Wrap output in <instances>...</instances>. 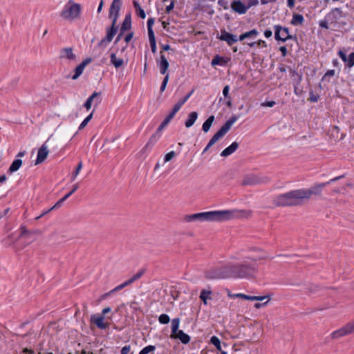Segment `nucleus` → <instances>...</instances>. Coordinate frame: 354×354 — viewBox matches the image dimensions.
<instances>
[{"instance_id": "nucleus-51", "label": "nucleus", "mask_w": 354, "mask_h": 354, "mask_svg": "<svg viewBox=\"0 0 354 354\" xmlns=\"http://www.w3.org/2000/svg\"><path fill=\"white\" fill-rule=\"evenodd\" d=\"M246 1V6L249 9L252 6H257L259 4V0H245Z\"/></svg>"}, {"instance_id": "nucleus-64", "label": "nucleus", "mask_w": 354, "mask_h": 354, "mask_svg": "<svg viewBox=\"0 0 354 354\" xmlns=\"http://www.w3.org/2000/svg\"><path fill=\"white\" fill-rule=\"evenodd\" d=\"M347 325L348 327L349 328V330H351V333H354V321L348 323Z\"/></svg>"}, {"instance_id": "nucleus-27", "label": "nucleus", "mask_w": 354, "mask_h": 354, "mask_svg": "<svg viewBox=\"0 0 354 354\" xmlns=\"http://www.w3.org/2000/svg\"><path fill=\"white\" fill-rule=\"evenodd\" d=\"M210 342L221 351V354H227V352L222 349L221 342L218 337L216 336H212L210 339Z\"/></svg>"}, {"instance_id": "nucleus-16", "label": "nucleus", "mask_w": 354, "mask_h": 354, "mask_svg": "<svg viewBox=\"0 0 354 354\" xmlns=\"http://www.w3.org/2000/svg\"><path fill=\"white\" fill-rule=\"evenodd\" d=\"M59 57L61 59H67L68 60H75L76 55L73 53V50L71 47L64 48L61 49Z\"/></svg>"}, {"instance_id": "nucleus-47", "label": "nucleus", "mask_w": 354, "mask_h": 354, "mask_svg": "<svg viewBox=\"0 0 354 354\" xmlns=\"http://www.w3.org/2000/svg\"><path fill=\"white\" fill-rule=\"evenodd\" d=\"M152 137L150 138V140L148 141V142L145 145V146L142 148L141 150V152L145 153L147 151L150 150L153 147V143L151 142Z\"/></svg>"}, {"instance_id": "nucleus-15", "label": "nucleus", "mask_w": 354, "mask_h": 354, "mask_svg": "<svg viewBox=\"0 0 354 354\" xmlns=\"http://www.w3.org/2000/svg\"><path fill=\"white\" fill-rule=\"evenodd\" d=\"M160 53V61L158 62V66L160 68V73L162 75H165V74H166V73L168 70L169 64L167 59H166L165 56L164 55L162 50H161Z\"/></svg>"}, {"instance_id": "nucleus-36", "label": "nucleus", "mask_w": 354, "mask_h": 354, "mask_svg": "<svg viewBox=\"0 0 354 354\" xmlns=\"http://www.w3.org/2000/svg\"><path fill=\"white\" fill-rule=\"evenodd\" d=\"M194 91H192L187 95H185L183 98L180 99L174 106L177 109L178 111L180 109L181 106L187 101V100L190 97Z\"/></svg>"}, {"instance_id": "nucleus-6", "label": "nucleus", "mask_w": 354, "mask_h": 354, "mask_svg": "<svg viewBox=\"0 0 354 354\" xmlns=\"http://www.w3.org/2000/svg\"><path fill=\"white\" fill-rule=\"evenodd\" d=\"M119 15H113L112 17V24L111 26L106 29V35L104 38H103L97 44V46L100 48H105L108 44H109L112 40L114 36L116 35L118 32V26H116L117 20Z\"/></svg>"}, {"instance_id": "nucleus-3", "label": "nucleus", "mask_w": 354, "mask_h": 354, "mask_svg": "<svg viewBox=\"0 0 354 354\" xmlns=\"http://www.w3.org/2000/svg\"><path fill=\"white\" fill-rule=\"evenodd\" d=\"M240 216V212L236 209L210 211L186 215L184 218L186 222H222L228 221Z\"/></svg>"}, {"instance_id": "nucleus-32", "label": "nucleus", "mask_w": 354, "mask_h": 354, "mask_svg": "<svg viewBox=\"0 0 354 354\" xmlns=\"http://www.w3.org/2000/svg\"><path fill=\"white\" fill-rule=\"evenodd\" d=\"M145 272V270L144 269H142V270H139L136 274H133L130 279L127 280L126 281L127 282L129 286H130L135 281L140 279L144 274Z\"/></svg>"}, {"instance_id": "nucleus-33", "label": "nucleus", "mask_w": 354, "mask_h": 354, "mask_svg": "<svg viewBox=\"0 0 354 354\" xmlns=\"http://www.w3.org/2000/svg\"><path fill=\"white\" fill-rule=\"evenodd\" d=\"M22 160L21 159L15 160L8 169L9 172L12 173L17 171L21 166Z\"/></svg>"}, {"instance_id": "nucleus-45", "label": "nucleus", "mask_w": 354, "mask_h": 354, "mask_svg": "<svg viewBox=\"0 0 354 354\" xmlns=\"http://www.w3.org/2000/svg\"><path fill=\"white\" fill-rule=\"evenodd\" d=\"M168 81H169V74L167 73L162 80V84H161L160 88V92H163L165 90V88L167 86Z\"/></svg>"}, {"instance_id": "nucleus-17", "label": "nucleus", "mask_w": 354, "mask_h": 354, "mask_svg": "<svg viewBox=\"0 0 354 354\" xmlns=\"http://www.w3.org/2000/svg\"><path fill=\"white\" fill-rule=\"evenodd\" d=\"M91 322L96 324L97 327L100 329H106L108 327V324H105L104 322L103 316H97L95 315H91Z\"/></svg>"}, {"instance_id": "nucleus-28", "label": "nucleus", "mask_w": 354, "mask_h": 354, "mask_svg": "<svg viewBox=\"0 0 354 354\" xmlns=\"http://www.w3.org/2000/svg\"><path fill=\"white\" fill-rule=\"evenodd\" d=\"M258 31L256 29H252L248 32H244L239 36V40L243 41L246 38H254L258 35Z\"/></svg>"}, {"instance_id": "nucleus-43", "label": "nucleus", "mask_w": 354, "mask_h": 354, "mask_svg": "<svg viewBox=\"0 0 354 354\" xmlns=\"http://www.w3.org/2000/svg\"><path fill=\"white\" fill-rule=\"evenodd\" d=\"M93 118V112L91 113L80 124L79 127V129H83L88 124V122L92 119Z\"/></svg>"}, {"instance_id": "nucleus-49", "label": "nucleus", "mask_w": 354, "mask_h": 354, "mask_svg": "<svg viewBox=\"0 0 354 354\" xmlns=\"http://www.w3.org/2000/svg\"><path fill=\"white\" fill-rule=\"evenodd\" d=\"M176 156V153L175 151H171L169 153H167L165 156V158H164V161L165 162H169L170 161L172 158H174Z\"/></svg>"}, {"instance_id": "nucleus-35", "label": "nucleus", "mask_w": 354, "mask_h": 354, "mask_svg": "<svg viewBox=\"0 0 354 354\" xmlns=\"http://www.w3.org/2000/svg\"><path fill=\"white\" fill-rule=\"evenodd\" d=\"M180 324V319L179 318H174L171 320V335H174L176 333H178L180 330H178Z\"/></svg>"}, {"instance_id": "nucleus-58", "label": "nucleus", "mask_w": 354, "mask_h": 354, "mask_svg": "<svg viewBox=\"0 0 354 354\" xmlns=\"http://www.w3.org/2000/svg\"><path fill=\"white\" fill-rule=\"evenodd\" d=\"M136 12L141 19H145L146 17L145 12L142 8H139L138 10Z\"/></svg>"}, {"instance_id": "nucleus-56", "label": "nucleus", "mask_w": 354, "mask_h": 354, "mask_svg": "<svg viewBox=\"0 0 354 354\" xmlns=\"http://www.w3.org/2000/svg\"><path fill=\"white\" fill-rule=\"evenodd\" d=\"M229 91H230V86L228 85H226L224 86L223 90V94L225 96V97L227 99H230V96L229 95Z\"/></svg>"}, {"instance_id": "nucleus-11", "label": "nucleus", "mask_w": 354, "mask_h": 354, "mask_svg": "<svg viewBox=\"0 0 354 354\" xmlns=\"http://www.w3.org/2000/svg\"><path fill=\"white\" fill-rule=\"evenodd\" d=\"M343 17V11L341 8H336L332 10L326 16V18L330 21V24L337 23V21Z\"/></svg>"}, {"instance_id": "nucleus-20", "label": "nucleus", "mask_w": 354, "mask_h": 354, "mask_svg": "<svg viewBox=\"0 0 354 354\" xmlns=\"http://www.w3.org/2000/svg\"><path fill=\"white\" fill-rule=\"evenodd\" d=\"M122 6V0H113L109 10V17H112L113 15H118Z\"/></svg>"}, {"instance_id": "nucleus-8", "label": "nucleus", "mask_w": 354, "mask_h": 354, "mask_svg": "<svg viewBox=\"0 0 354 354\" xmlns=\"http://www.w3.org/2000/svg\"><path fill=\"white\" fill-rule=\"evenodd\" d=\"M274 37L277 41H281L283 42L288 39L297 40V37L290 35L289 30L286 27H282L280 25L274 26Z\"/></svg>"}, {"instance_id": "nucleus-26", "label": "nucleus", "mask_w": 354, "mask_h": 354, "mask_svg": "<svg viewBox=\"0 0 354 354\" xmlns=\"http://www.w3.org/2000/svg\"><path fill=\"white\" fill-rule=\"evenodd\" d=\"M304 21V18L302 15L294 13L290 24L293 26L302 25Z\"/></svg>"}, {"instance_id": "nucleus-55", "label": "nucleus", "mask_w": 354, "mask_h": 354, "mask_svg": "<svg viewBox=\"0 0 354 354\" xmlns=\"http://www.w3.org/2000/svg\"><path fill=\"white\" fill-rule=\"evenodd\" d=\"M276 104L275 101H266L261 104V106H268V107H272L274 105Z\"/></svg>"}, {"instance_id": "nucleus-18", "label": "nucleus", "mask_w": 354, "mask_h": 354, "mask_svg": "<svg viewBox=\"0 0 354 354\" xmlns=\"http://www.w3.org/2000/svg\"><path fill=\"white\" fill-rule=\"evenodd\" d=\"M178 111V110L174 106L170 113L164 119V120L158 127L157 129L158 131H161L169 124V122L175 116Z\"/></svg>"}, {"instance_id": "nucleus-12", "label": "nucleus", "mask_w": 354, "mask_h": 354, "mask_svg": "<svg viewBox=\"0 0 354 354\" xmlns=\"http://www.w3.org/2000/svg\"><path fill=\"white\" fill-rule=\"evenodd\" d=\"M49 151L46 144L41 145L37 152V157L35 161V165L42 163L47 158Z\"/></svg>"}, {"instance_id": "nucleus-50", "label": "nucleus", "mask_w": 354, "mask_h": 354, "mask_svg": "<svg viewBox=\"0 0 354 354\" xmlns=\"http://www.w3.org/2000/svg\"><path fill=\"white\" fill-rule=\"evenodd\" d=\"M319 98V95L315 94L313 91L310 92V97L308 99L309 101L312 102H317Z\"/></svg>"}, {"instance_id": "nucleus-53", "label": "nucleus", "mask_w": 354, "mask_h": 354, "mask_svg": "<svg viewBox=\"0 0 354 354\" xmlns=\"http://www.w3.org/2000/svg\"><path fill=\"white\" fill-rule=\"evenodd\" d=\"M267 296H250V301H263Z\"/></svg>"}, {"instance_id": "nucleus-44", "label": "nucleus", "mask_w": 354, "mask_h": 354, "mask_svg": "<svg viewBox=\"0 0 354 354\" xmlns=\"http://www.w3.org/2000/svg\"><path fill=\"white\" fill-rule=\"evenodd\" d=\"M346 66L349 68H351L354 66V52L351 53L347 57V61L346 62Z\"/></svg>"}, {"instance_id": "nucleus-24", "label": "nucleus", "mask_w": 354, "mask_h": 354, "mask_svg": "<svg viewBox=\"0 0 354 354\" xmlns=\"http://www.w3.org/2000/svg\"><path fill=\"white\" fill-rule=\"evenodd\" d=\"M110 61L111 63L116 68H118L121 67L124 64V60L121 58H118L116 57L115 53H112L110 55Z\"/></svg>"}, {"instance_id": "nucleus-25", "label": "nucleus", "mask_w": 354, "mask_h": 354, "mask_svg": "<svg viewBox=\"0 0 354 354\" xmlns=\"http://www.w3.org/2000/svg\"><path fill=\"white\" fill-rule=\"evenodd\" d=\"M198 118V113L193 111L188 115L187 120L185 122V125L187 128L191 127Z\"/></svg>"}, {"instance_id": "nucleus-29", "label": "nucleus", "mask_w": 354, "mask_h": 354, "mask_svg": "<svg viewBox=\"0 0 354 354\" xmlns=\"http://www.w3.org/2000/svg\"><path fill=\"white\" fill-rule=\"evenodd\" d=\"M212 293V292L210 290L203 289L201 291L199 297L203 301L205 305H206L207 304V299H212V297H210Z\"/></svg>"}, {"instance_id": "nucleus-5", "label": "nucleus", "mask_w": 354, "mask_h": 354, "mask_svg": "<svg viewBox=\"0 0 354 354\" xmlns=\"http://www.w3.org/2000/svg\"><path fill=\"white\" fill-rule=\"evenodd\" d=\"M81 6L79 3H73L72 0L64 6L60 13V16L66 20H73L80 16Z\"/></svg>"}, {"instance_id": "nucleus-40", "label": "nucleus", "mask_w": 354, "mask_h": 354, "mask_svg": "<svg viewBox=\"0 0 354 354\" xmlns=\"http://www.w3.org/2000/svg\"><path fill=\"white\" fill-rule=\"evenodd\" d=\"M158 321L161 324H167L170 322V317L167 314H161L158 317Z\"/></svg>"}, {"instance_id": "nucleus-62", "label": "nucleus", "mask_w": 354, "mask_h": 354, "mask_svg": "<svg viewBox=\"0 0 354 354\" xmlns=\"http://www.w3.org/2000/svg\"><path fill=\"white\" fill-rule=\"evenodd\" d=\"M279 51L281 53L283 57H286L287 55L288 51L286 46H280Z\"/></svg>"}, {"instance_id": "nucleus-21", "label": "nucleus", "mask_w": 354, "mask_h": 354, "mask_svg": "<svg viewBox=\"0 0 354 354\" xmlns=\"http://www.w3.org/2000/svg\"><path fill=\"white\" fill-rule=\"evenodd\" d=\"M239 143L237 142H234L221 152V156L227 157L233 153L239 148Z\"/></svg>"}, {"instance_id": "nucleus-41", "label": "nucleus", "mask_w": 354, "mask_h": 354, "mask_svg": "<svg viewBox=\"0 0 354 354\" xmlns=\"http://www.w3.org/2000/svg\"><path fill=\"white\" fill-rule=\"evenodd\" d=\"M156 350V346L153 345H149L143 348L139 353V354H149V353L153 352Z\"/></svg>"}, {"instance_id": "nucleus-31", "label": "nucleus", "mask_w": 354, "mask_h": 354, "mask_svg": "<svg viewBox=\"0 0 354 354\" xmlns=\"http://www.w3.org/2000/svg\"><path fill=\"white\" fill-rule=\"evenodd\" d=\"M214 116L210 115L203 124L202 129L205 133H207L209 131V130L211 128V126L212 125L213 122L214 121Z\"/></svg>"}, {"instance_id": "nucleus-60", "label": "nucleus", "mask_w": 354, "mask_h": 354, "mask_svg": "<svg viewBox=\"0 0 354 354\" xmlns=\"http://www.w3.org/2000/svg\"><path fill=\"white\" fill-rule=\"evenodd\" d=\"M338 55L339 56V57L344 62H346L347 61V57H346V55L345 53H344L342 50H339L338 52Z\"/></svg>"}, {"instance_id": "nucleus-61", "label": "nucleus", "mask_w": 354, "mask_h": 354, "mask_svg": "<svg viewBox=\"0 0 354 354\" xmlns=\"http://www.w3.org/2000/svg\"><path fill=\"white\" fill-rule=\"evenodd\" d=\"M335 75V70H328L323 77V80L326 79L328 76L332 77Z\"/></svg>"}, {"instance_id": "nucleus-46", "label": "nucleus", "mask_w": 354, "mask_h": 354, "mask_svg": "<svg viewBox=\"0 0 354 354\" xmlns=\"http://www.w3.org/2000/svg\"><path fill=\"white\" fill-rule=\"evenodd\" d=\"M129 284L127 283V282L125 281L124 282H123L122 283L118 285V286H116L115 288H114L113 289H112L111 290V292H118V291H120L122 289H123L124 288L128 286Z\"/></svg>"}, {"instance_id": "nucleus-63", "label": "nucleus", "mask_w": 354, "mask_h": 354, "mask_svg": "<svg viewBox=\"0 0 354 354\" xmlns=\"http://www.w3.org/2000/svg\"><path fill=\"white\" fill-rule=\"evenodd\" d=\"M91 62H92V59L88 57V58H86V59H84L80 64L82 66H84V68H85L86 66V65L90 64Z\"/></svg>"}, {"instance_id": "nucleus-23", "label": "nucleus", "mask_w": 354, "mask_h": 354, "mask_svg": "<svg viewBox=\"0 0 354 354\" xmlns=\"http://www.w3.org/2000/svg\"><path fill=\"white\" fill-rule=\"evenodd\" d=\"M131 28V14H128L125 16V18L122 24L120 30L121 32H125L130 30Z\"/></svg>"}, {"instance_id": "nucleus-37", "label": "nucleus", "mask_w": 354, "mask_h": 354, "mask_svg": "<svg viewBox=\"0 0 354 354\" xmlns=\"http://www.w3.org/2000/svg\"><path fill=\"white\" fill-rule=\"evenodd\" d=\"M84 69V66H82L81 64H79L75 69V73L72 77V79L77 80L82 74Z\"/></svg>"}, {"instance_id": "nucleus-14", "label": "nucleus", "mask_w": 354, "mask_h": 354, "mask_svg": "<svg viewBox=\"0 0 354 354\" xmlns=\"http://www.w3.org/2000/svg\"><path fill=\"white\" fill-rule=\"evenodd\" d=\"M100 93L94 92L85 102L84 106L89 110L91 107L92 102H94L95 104H98L101 102V99L100 98Z\"/></svg>"}, {"instance_id": "nucleus-1", "label": "nucleus", "mask_w": 354, "mask_h": 354, "mask_svg": "<svg viewBox=\"0 0 354 354\" xmlns=\"http://www.w3.org/2000/svg\"><path fill=\"white\" fill-rule=\"evenodd\" d=\"M344 177L339 176L330 179L326 183L316 184L308 189H299L290 191L277 196L274 199V203L277 206H297L303 204L304 200H309L312 196H320L323 189L333 182H335Z\"/></svg>"}, {"instance_id": "nucleus-54", "label": "nucleus", "mask_w": 354, "mask_h": 354, "mask_svg": "<svg viewBox=\"0 0 354 354\" xmlns=\"http://www.w3.org/2000/svg\"><path fill=\"white\" fill-rule=\"evenodd\" d=\"M176 0H171V3L165 8L166 13H169L174 8Z\"/></svg>"}, {"instance_id": "nucleus-48", "label": "nucleus", "mask_w": 354, "mask_h": 354, "mask_svg": "<svg viewBox=\"0 0 354 354\" xmlns=\"http://www.w3.org/2000/svg\"><path fill=\"white\" fill-rule=\"evenodd\" d=\"M307 289L309 290L311 293H317L319 290V287L315 284H310L308 286Z\"/></svg>"}, {"instance_id": "nucleus-22", "label": "nucleus", "mask_w": 354, "mask_h": 354, "mask_svg": "<svg viewBox=\"0 0 354 354\" xmlns=\"http://www.w3.org/2000/svg\"><path fill=\"white\" fill-rule=\"evenodd\" d=\"M172 338H178L183 344H187L190 341V337L185 333L182 330L178 331L174 335L171 336Z\"/></svg>"}, {"instance_id": "nucleus-59", "label": "nucleus", "mask_w": 354, "mask_h": 354, "mask_svg": "<svg viewBox=\"0 0 354 354\" xmlns=\"http://www.w3.org/2000/svg\"><path fill=\"white\" fill-rule=\"evenodd\" d=\"M131 346L126 345L121 349V354H128L130 351Z\"/></svg>"}, {"instance_id": "nucleus-2", "label": "nucleus", "mask_w": 354, "mask_h": 354, "mask_svg": "<svg viewBox=\"0 0 354 354\" xmlns=\"http://www.w3.org/2000/svg\"><path fill=\"white\" fill-rule=\"evenodd\" d=\"M257 267L247 263L228 264L211 268L206 272V277L210 279L240 278L251 279L255 277Z\"/></svg>"}, {"instance_id": "nucleus-9", "label": "nucleus", "mask_w": 354, "mask_h": 354, "mask_svg": "<svg viewBox=\"0 0 354 354\" xmlns=\"http://www.w3.org/2000/svg\"><path fill=\"white\" fill-rule=\"evenodd\" d=\"M79 188V185L77 183L75 184L73 186V189H71V191H70L68 194H66L63 198H62L61 199H59L50 209H48L47 211L43 212L40 216H37L36 218L37 220L39 219L41 217H42L44 215L46 214L47 213L50 212V211H52L53 209H58L59 208L63 203L68 198L75 192H76L77 190V189Z\"/></svg>"}, {"instance_id": "nucleus-42", "label": "nucleus", "mask_w": 354, "mask_h": 354, "mask_svg": "<svg viewBox=\"0 0 354 354\" xmlns=\"http://www.w3.org/2000/svg\"><path fill=\"white\" fill-rule=\"evenodd\" d=\"M82 162H80L79 164L77 165L75 171L73 173V174L71 176V180L72 181L75 180V179L78 176V174H79L80 170L82 169Z\"/></svg>"}, {"instance_id": "nucleus-39", "label": "nucleus", "mask_w": 354, "mask_h": 354, "mask_svg": "<svg viewBox=\"0 0 354 354\" xmlns=\"http://www.w3.org/2000/svg\"><path fill=\"white\" fill-rule=\"evenodd\" d=\"M154 22H155V19L152 17L149 18L147 20L148 36L149 35H154V32L152 29V26H153Z\"/></svg>"}, {"instance_id": "nucleus-4", "label": "nucleus", "mask_w": 354, "mask_h": 354, "mask_svg": "<svg viewBox=\"0 0 354 354\" xmlns=\"http://www.w3.org/2000/svg\"><path fill=\"white\" fill-rule=\"evenodd\" d=\"M238 118L239 116L234 115L227 121H226V122L222 126V127L209 140L208 144L203 149V153H205L218 140L223 138L229 131L231 127L238 120Z\"/></svg>"}, {"instance_id": "nucleus-34", "label": "nucleus", "mask_w": 354, "mask_h": 354, "mask_svg": "<svg viewBox=\"0 0 354 354\" xmlns=\"http://www.w3.org/2000/svg\"><path fill=\"white\" fill-rule=\"evenodd\" d=\"M227 62L223 57H220L219 55H216L212 60L211 64L214 66L216 65L224 66L225 65Z\"/></svg>"}, {"instance_id": "nucleus-57", "label": "nucleus", "mask_w": 354, "mask_h": 354, "mask_svg": "<svg viewBox=\"0 0 354 354\" xmlns=\"http://www.w3.org/2000/svg\"><path fill=\"white\" fill-rule=\"evenodd\" d=\"M235 298H241L245 300H250V295H247L242 293L234 294Z\"/></svg>"}, {"instance_id": "nucleus-52", "label": "nucleus", "mask_w": 354, "mask_h": 354, "mask_svg": "<svg viewBox=\"0 0 354 354\" xmlns=\"http://www.w3.org/2000/svg\"><path fill=\"white\" fill-rule=\"evenodd\" d=\"M328 23H330V21H328V19L325 17L324 20L320 21L319 26L325 29H328Z\"/></svg>"}, {"instance_id": "nucleus-10", "label": "nucleus", "mask_w": 354, "mask_h": 354, "mask_svg": "<svg viewBox=\"0 0 354 354\" xmlns=\"http://www.w3.org/2000/svg\"><path fill=\"white\" fill-rule=\"evenodd\" d=\"M218 39L226 41L229 46H232L239 40L236 35L229 33L225 30L221 31V35L218 37Z\"/></svg>"}, {"instance_id": "nucleus-13", "label": "nucleus", "mask_w": 354, "mask_h": 354, "mask_svg": "<svg viewBox=\"0 0 354 354\" xmlns=\"http://www.w3.org/2000/svg\"><path fill=\"white\" fill-rule=\"evenodd\" d=\"M231 8L236 13L243 15L246 13L248 8L246 5L243 4L241 1H234L231 3Z\"/></svg>"}, {"instance_id": "nucleus-38", "label": "nucleus", "mask_w": 354, "mask_h": 354, "mask_svg": "<svg viewBox=\"0 0 354 354\" xmlns=\"http://www.w3.org/2000/svg\"><path fill=\"white\" fill-rule=\"evenodd\" d=\"M149 40L152 53H156L157 48L155 35H149Z\"/></svg>"}, {"instance_id": "nucleus-7", "label": "nucleus", "mask_w": 354, "mask_h": 354, "mask_svg": "<svg viewBox=\"0 0 354 354\" xmlns=\"http://www.w3.org/2000/svg\"><path fill=\"white\" fill-rule=\"evenodd\" d=\"M271 179L267 176H259L254 174H246L243 176L241 185L254 186L261 184H267Z\"/></svg>"}, {"instance_id": "nucleus-19", "label": "nucleus", "mask_w": 354, "mask_h": 354, "mask_svg": "<svg viewBox=\"0 0 354 354\" xmlns=\"http://www.w3.org/2000/svg\"><path fill=\"white\" fill-rule=\"evenodd\" d=\"M351 334V330H349V328L348 327V325H345L344 327L339 328V330H337L334 331L331 334V337L333 339H337L339 337Z\"/></svg>"}, {"instance_id": "nucleus-30", "label": "nucleus", "mask_w": 354, "mask_h": 354, "mask_svg": "<svg viewBox=\"0 0 354 354\" xmlns=\"http://www.w3.org/2000/svg\"><path fill=\"white\" fill-rule=\"evenodd\" d=\"M39 232L38 230H36V231H33V232H31V231H28L26 227L24 226H21L20 227V235H19V238H22V237H27V238H30V236H32L33 234H37L39 233Z\"/></svg>"}]
</instances>
